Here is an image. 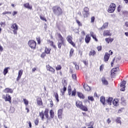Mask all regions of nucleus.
Segmentation results:
<instances>
[{
  "label": "nucleus",
  "mask_w": 128,
  "mask_h": 128,
  "mask_svg": "<svg viewBox=\"0 0 128 128\" xmlns=\"http://www.w3.org/2000/svg\"><path fill=\"white\" fill-rule=\"evenodd\" d=\"M46 54H47L44 52L41 54L40 57L42 58H44V57L46 56Z\"/></svg>",
  "instance_id": "obj_46"
},
{
  "label": "nucleus",
  "mask_w": 128,
  "mask_h": 128,
  "mask_svg": "<svg viewBox=\"0 0 128 128\" xmlns=\"http://www.w3.org/2000/svg\"><path fill=\"white\" fill-rule=\"evenodd\" d=\"M36 41H37L38 44H40V38H36Z\"/></svg>",
  "instance_id": "obj_56"
},
{
  "label": "nucleus",
  "mask_w": 128,
  "mask_h": 128,
  "mask_svg": "<svg viewBox=\"0 0 128 128\" xmlns=\"http://www.w3.org/2000/svg\"><path fill=\"white\" fill-rule=\"evenodd\" d=\"M73 64H74L76 70H80V66L76 64V62H74Z\"/></svg>",
  "instance_id": "obj_48"
},
{
  "label": "nucleus",
  "mask_w": 128,
  "mask_h": 128,
  "mask_svg": "<svg viewBox=\"0 0 128 128\" xmlns=\"http://www.w3.org/2000/svg\"><path fill=\"white\" fill-rule=\"evenodd\" d=\"M52 50V48H48V47H45L44 48V52L47 54H50V51Z\"/></svg>",
  "instance_id": "obj_24"
},
{
  "label": "nucleus",
  "mask_w": 128,
  "mask_h": 128,
  "mask_svg": "<svg viewBox=\"0 0 128 128\" xmlns=\"http://www.w3.org/2000/svg\"><path fill=\"white\" fill-rule=\"evenodd\" d=\"M23 102L26 106H28V100H26V98H24L23 99Z\"/></svg>",
  "instance_id": "obj_40"
},
{
  "label": "nucleus",
  "mask_w": 128,
  "mask_h": 128,
  "mask_svg": "<svg viewBox=\"0 0 128 128\" xmlns=\"http://www.w3.org/2000/svg\"><path fill=\"white\" fill-rule=\"evenodd\" d=\"M121 104H122L124 106H126V100L124 97L121 98Z\"/></svg>",
  "instance_id": "obj_23"
},
{
  "label": "nucleus",
  "mask_w": 128,
  "mask_h": 128,
  "mask_svg": "<svg viewBox=\"0 0 128 128\" xmlns=\"http://www.w3.org/2000/svg\"><path fill=\"white\" fill-rule=\"evenodd\" d=\"M23 72H24V70H19L18 72V76L16 79V82L20 81V80L22 78V76Z\"/></svg>",
  "instance_id": "obj_15"
},
{
  "label": "nucleus",
  "mask_w": 128,
  "mask_h": 128,
  "mask_svg": "<svg viewBox=\"0 0 128 128\" xmlns=\"http://www.w3.org/2000/svg\"><path fill=\"white\" fill-rule=\"evenodd\" d=\"M11 28L14 30L13 32L14 34H18V24L16 23L12 24Z\"/></svg>",
  "instance_id": "obj_9"
},
{
  "label": "nucleus",
  "mask_w": 128,
  "mask_h": 128,
  "mask_svg": "<svg viewBox=\"0 0 128 128\" xmlns=\"http://www.w3.org/2000/svg\"><path fill=\"white\" fill-rule=\"evenodd\" d=\"M50 108L54 106V102H52V100L50 101Z\"/></svg>",
  "instance_id": "obj_61"
},
{
  "label": "nucleus",
  "mask_w": 128,
  "mask_h": 128,
  "mask_svg": "<svg viewBox=\"0 0 128 128\" xmlns=\"http://www.w3.org/2000/svg\"><path fill=\"white\" fill-rule=\"evenodd\" d=\"M94 20H96V18L94 16L91 17V21L90 22L94 23Z\"/></svg>",
  "instance_id": "obj_53"
},
{
  "label": "nucleus",
  "mask_w": 128,
  "mask_h": 128,
  "mask_svg": "<svg viewBox=\"0 0 128 128\" xmlns=\"http://www.w3.org/2000/svg\"><path fill=\"white\" fill-rule=\"evenodd\" d=\"M54 96L57 102H60V100H58V92H54Z\"/></svg>",
  "instance_id": "obj_34"
},
{
  "label": "nucleus",
  "mask_w": 128,
  "mask_h": 128,
  "mask_svg": "<svg viewBox=\"0 0 128 128\" xmlns=\"http://www.w3.org/2000/svg\"><path fill=\"white\" fill-rule=\"evenodd\" d=\"M83 62L85 66H88V62L86 60H83Z\"/></svg>",
  "instance_id": "obj_59"
},
{
  "label": "nucleus",
  "mask_w": 128,
  "mask_h": 128,
  "mask_svg": "<svg viewBox=\"0 0 128 128\" xmlns=\"http://www.w3.org/2000/svg\"><path fill=\"white\" fill-rule=\"evenodd\" d=\"M8 68H5L4 70V76H6V74H8Z\"/></svg>",
  "instance_id": "obj_44"
},
{
  "label": "nucleus",
  "mask_w": 128,
  "mask_h": 128,
  "mask_svg": "<svg viewBox=\"0 0 128 128\" xmlns=\"http://www.w3.org/2000/svg\"><path fill=\"white\" fill-rule=\"evenodd\" d=\"M90 34H87L85 38V42L86 44H88L90 42Z\"/></svg>",
  "instance_id": "obj_22"
},
{
  "label": "nucleus",
  "mask_w": 128,
  "mask_h": 128,
  "mask_svg": "<svg viewBox=\"0 0 128 128\" xmlns=\"http://www.w3.org/2000/svg\"><path fill=\"white\" fill-rule=\"evenodd\" d=\"M39 116L42 120H44V116H46V118H47L48 120H50V116H48V108H46L44 112V110L40 112Z\"/></svg>",
  "instance_id": "obj_3"
},
{
  "label": "nucleus",
  "mask_w": 128,
  "mask_h": 128,
  "mask_svg": "<svg viewBox=\"0 0 128 128\" xmlns=\"http://www.w3.org/2000/svg\"><path fill=\"white\" fill-rule=\"evenodd\" d=\"M76 106L78 108H80L84 112H88V107L82 105V102L80 100H76Z\"/></svg>",
  "instance_id": "obj_4"
},
{
  "label": "nucleus",
  "mask_w": 128,
  "mask_h": 128,
  "mask_svg": "<svg viewBox=\"0 0 128 128\" xmlns=\"http://www.w3.org/2000/svg\"><path fill=\"white\" fill-rule=\"evenodd\" d=\"M46 70L53 74H56V70L52 67V66H50V64L46 65Z\"/></svg>",
  "instance_id": "obj_11"
},
{
  "label": "nucleus",
  "mask_w": 128,
  "mask_h": 128,
  "mask_svg": "<svg viewBox=\"0 0 128 128\" xmlns=\"http://www.w3.org/2000/svg\"><path fill=\"white\" fill-rule=\"evenodd\" d=\"M114 106H118V100L115 99L112 102Z\"/></svg>",
  "instance_id": "obj_30"
},
{
  "label": "nucleus",
  "mask_w": 128,
  "mask_h": 128,
  "mask_svg": "<svg viewBox=\"0 0 128 128\" xmlns=\"http://www.w3.org/2000/svg\"><path fill=\"white\" fill-rule=\"evenodd\" d=\"M126 82L124 80H123L121 82V84L120 85V88H126Z\"/></svg>",
  "instance_id": "obj_36"
},
{
  "label": "nucleus",
  "mask_w": 128,
  "mask_h": 128,
  "mask_svg": "<svg viewBox=\"0 0 128 128\" xmlns=\"http://www.w3.org/2000/svg\"><path fill=\"white\" fill-rule=\"evenodd\" d=\"M62 85L64 86H68V82H66V80H63Z\"/></svg>",
  "instance_id": "obj_51"
},
{
  "label": "nucleus",
  "mask_w": 128,
  "mask_h": 128,
  "mask_svg": "<svg viewBox=\"0 0 128 128\" xmlns=\"http://www.w3.org/2000/svg\"><path fill=\"white\" fill-rule=\"evenodd\" d=\"M57 36L58 38V48L60 49L62 48V46H66V42H64V38L62 37V34H60V32H57Z\"/></svg>",
  "instance_id": "obj_1"
},
{
  "label": "nucleus",
  "mask_w": 128,
  "mask_h": 128,
  "mask_svg": "<svg viewBox=\"0 0 128 128\" xmlns=\"http://www.w3.org/2000/svg\"><path fill=\"white\" fill-rule=\"evenodd\" d=\"M40 19L42 20H44V22H47L46 18L44 16H40Z\"/></svg>",
  "instance_id": "obj_50"
},
{
  "label": "nucleus",
  "mask_w": 128,
  "mask_h": 128,
  "mask_svg": "<svg viewBox=\"0 0 128 128\" xmlns=\"http://www.w3.org/2000/svg\"><path fill=\"white\" fill-rule=\"evenodd\" d=\"M100 72H102V70H104V64H102L100 66Z\"/></svg>",
  "instance_id": "obj_57"
},
{
  "label": "nucleus",
  "mask_w": 128,
  "mask_h": 128,
  "mask_svg": "<svg viewBox=\"0 0 128 128\" xmlns=\"http://www.w3.org/2000/svg\"><path fill=\"white\" fill-rule=\"evenodd\" d=\"M120 66L118 64H116V66H114L112 68V78H115L116 74H118V72H120V68H118Z\"/></svg>",
  "instance_id": "obj_5"
},
{
  "label": "nucleus",
  "mask_w": 128,
  "mask_h": 128,
  "mask_svg": "<svg viewBox=\"0 0 128 128\" xmlns=\"http://www.w3.org/2000/svg\"><path fill=\"white\" fill-rule=\"evenodd\" d=\"M90 36H92V38L93 40H94L95 42H98V38H96V36L94 34V32H90Z\"/></svg>",
  "instance_id": "obj_20"
},
{
  "label": "nucleus",
  "mask_w": 128,
  "mask_h": 128,
  "mask_svg": "<svg viewBox=\"0 0 128 128\" xmlns=\"http://www.w3.org/2000/svg\"><path fill=\"white\" fill-rule=\"evenodd\" d=\"M64 112V109H58V116L60 120L62 118V112Z\"/></svg>",
  "instance_id": "obj_14"
},
{
  "label": "nucleus",
  "mask_w": 128,
  "mask_h": 128,
  "mask_svg": "<svg viewBox=\"0 0 128 128\" xmlns=\"http://www.w3.org/2000/svg\"><path fill=\"white\" fill-rule=\"evenodd\" d=\"M4 92H6V94H12V92H14V91L12 90V88H6L4 90Z\"/></svg>",
  "instance_id": "obj_19"
},
{
  "label": "nucleus",
  "mask_w": 128,
  "mask_h": 128,
  "mask_svg": "<svg viewBox=\"0 0 128 128\" xmlns=\"http://www.w3.org/2000/svg\"><path fill=\"white\" fill-rule=\"evenodd\" d=\"M67 42H68V44H70L71 46H73V48H76V43L72 42V37L70 36H68L66 37Z\"/></svg>",
  "instance_id": "obj_10"
},
{
  "label": "nucleus",
  "mask_w": 128,
  "mask_h": 128,
  "mask_svg": "<svg viewBox=\"0 0 128 128\" xmlns=\"http://www.w3.org/2000/svg\"><path fill=\"white\" fill-rule=\"evenodd\" d=\"M76 22L78 24V26H82V22H80V20L76 19Z\"/></svg>",
  "instance_id": "obj_43"
},
{
  "label": "nucleus",
  "mask_w": 128,
  "mask_h": 128,
  "mask_svg": "<svg viewBox=\"0 0 128 128\" xmlns=\"http://www.w3.org/2000/svg\"><path fill=\"white\" fill-rule=\"evenodd\" d=\"M36 102L38 106H42V98L38 97L36 98Z\"/></svg>",
  "instance_id": "obj_18"
},
{
  "label": "nucleus",
  "mask_w": 128,
  "mask_h": 128,
  "mask_svg": "<svg viewBox=\"0 0 128 128\" xmlns=\"http://www.w3.org/2000/svg\"><path fill=\"white\" fill-rule=\"evenodd\" d=\"M94 122H89L88 124V128H94Z\"/></svg>",
  "instance_id": "obj_37"
},
{
  "label": "nucleus",
  "mask_w": 128,
  "mask_h": 128,
  "mask_svg": "<svg viewBox=\"0 0 128 128\" xmlns=\"http://www.w3.org/2000/svg\"><path fill=\"white\" fill-rule=\"evenodd\" d=\"M108 26V22H105L103 26H102L100 28V30H104V28H106L107 26Z\"/></svg>",
  "instance_id": "obj_35"
},
{
  "label": "nucleus",
  "mask_w": 128,
  "mask_h": 128,
  "mask_svg": "<svg viewBox=\"0 0 128 128\" xmlns=\"http://www.w3.org/2000/svg\"><path fill=\"white\" fill-rule=\"evenodd\" d=\"M72 78L73 80H76V74H72Z\"/></svg>",
  "instance_id": "obj_58"
},
{
  "label": "nucleus",
  "mask_w": 128,
  "mask_h": 128,
  "mask_svg": "<svg viewBox=\"0 0 128 128\" xmlns=\"http://www.w3.org/2000/svg\"><path fill=\"white\" fill-rule=\"evenodd\" d=\"M112 98L110 97L107 100V104H109V106H112Z\"/></svg>",
  "instance_id": "obj_32"
},
{
  "label": "nucleus",
  "mask_w": 128,
  "mask_h": 128,
  "mask_svg": "<svg viewBox=\"0 0 128 128\" xmlns=\"http://www.w3.org/2000/svg\"><path fill=\"white\" fill-rule=\"evenodd\" d=\"M102 46H98L97 47V50H98V52H100L102 50Z\"/></svg>",
  "instance_id": "obj_55"
},
{
  "label": "nucleus",
  "mask_w": 128,
  "mask_h": 128,
  "mask_svg": "<svg viewBox=\"0 0 128 128\" xmlns=\"http://www.w3.org/2000/svg\"><path fill=\"white\" fill-rule=\"evenodd\" d=\"M24 6L26 8H28V10H32V6L30 5V3H26L24 4Z\"/></svg>",
  "instance_id": "obj_21"
},
{
  "label": "nucleus",
  "mask_w": 128,
  "mask_h": 128,
  "mask_svg": "<svg viewBox=\"0 0 128 128\" xmlns=\"http://www.w3.org/2000/svg\"><path fill=\"white\" fill-rule=\"evenodd\" d=\"M116 122H118V124H122V120H120V118H118L116 120Z\"/></svg>",
  "instance_id": "obj_52"
},
{
  "label": "nucleus",
  "mask_w": 128,
  "mask_h": 128,
  "mask_svg": "<svg viewBox=\"0 0 128 128\" xmlns=\"http://www.w3.org/2000/svg\"><path fill=\"white\" fill-rule=\"evenodd\" d=\"M121 88H122L120 89V90L121 92H124V90H125L124 88H126V87H121Z\"/></svg>",
  "instance_id": "obj_62"
},
{
  "label": "nucleus",
  "mask_w": 128,
  "mask_h": 128,
  "mask_svg": "<svg viewBox=\"0 0 128 128\" xmlns=\"http://www.w3.org/2000/svg\"><path fill=\"white\" fill-rule=\"evenodd\" d=\"M120 56H116L115 58H114L112 62L113 66H116V64H118V62H120Z\"/></svg>",
  "instance_id": "obj_13"
},
{
  "label": "nucleus",
  "mask_w": 128,
  "mask_h": 128,
  "mask_svg": "<svg viewBox=\"0 0 128 128\" xmlns=\"http://www.w3.org/2000/svg\"><path fill=\"white\" fill-rule=\"evenodd\" d=\"M96 52L94 50H91L89 52V56H96Z\"/></svg>",
  "instance_id": "obj_27"
},
{
  "label": "nucleus",
  "mask_w": 128,
  "mask_h": 128,
  "mask_svg": "<svg viewBox=\"0 0 128 128\" xmlns=\"http://www.w3.org/2000/svg\"><path fill=\"white\" fill-rule=\"evenodd\" d=\"M56 70H62V66L60 64H58L56 68Z\"/></svg>",
  "instance_id": "obj_45"
},
{
  "label": "nucleus",
  "mask_w": 128,
  "mask_h": 128,
  "mask_svg": "<svg viewBox=\"0 0 128 128\" xmlns=\"http://www.w3.org/2000/svg\"><path fill=\"white\" fill-rule=\"evenodd\" d=\"M18 14V12L14 11V12L12 13V16H16V14Z\"/></svg>",
  "instance_id": "obj_64"
},
{
  "label": "nucleus",
  "mask_w": 128,
  "mask_h": 128,
  "mask_svg": "<svg viewBox=\"0 0 128 128\" xmlns=\"http://www.w3.org/2000/svg\"><path fill=\"white\" fill-rule=\"evenodd\" d=\"M78 98H82V100H84V96L83 94L78 92Z\"/></svg>",
  "instance_id": "obj_31"
},
{
  "label": "nucleus",
  "mask_w": 128,
  "mask_h": 128,
  "mask_svg": "<svg viewBox=\"0 0 128 128\" xmlns=\"http://www.w3.org/2000/svg\"><path fill=\"white\" fill-rule=\"evenodd\" d=\"M114 10H116V4H112V10L113 12H114Z\"/></svg>",
  "instance_id": "obj_60"
},
{
  "label": "nucleus",
  "mask_w": 128,
  "mask_h": 128,
  "mask_svg": "<svg viewBox=\"0 0 128 128\" xmlns=\"http://www.w3.org/2000/svg\"><path fill=\"white\" fill-rule=\"evenodd\" d=\"M102 84H106V85L108 84V80H106V78L102 77Z\"/></svg>",
  "instance_id": "obj_29"
},
{
  "label": "nucleus",
  "mask_w": 128,
  "mask_h": 128,
  "mask_svg": "<svg viewBox=\"0 0 128 128\" xmlns=\"http://www.w3.org/2000/svg\"><path fill=\"white\" fill-rule=\"evenodd\" d=\"M47 43L48 44H50V46H52V48H54L56 50V46L54 44V42L53 41L48 40H47Z\"/></svg>",
  "instance_id": "obj_16"
},
{
  "label": "nucleus",
  "mask_w": 128,
  "mask_h": 128,
  "mask_svg": "<svg viewBox=\"0 0 128 128\" xmlns=\"http://www.w3.org/2000/svg\"><path fill=\"white\" fill-rule=\"evenodd\" d=\"M28 46L32 50H36V42L34 40H30L28 42Z\"/></svg>",
  "instance_id": "obj_6"
},
{
  "label": "nucleus",
  "mask_w": 128,
  "mask_h": 128,
  "mask_svg": "<svg viewBox=\"0 0 128 128\" xmlns=\"http://www.w3.org/2000/svg\"><path fill=\"white\" fill-rule=\"evenodd\" d=\"M110 54L108 52H106L104 56V62H108V60H110Z\"/></svg>",
  "instance_id": "obj_17"
},
{
  "label": "nucleus",
  "mask_w": 128,
  "mask_h": 128,
  "mask_svg": "<svg viewBox=\"0 0 128 128\" xmlns=\"http://www.w3.org/2000/svg\"><path fill=\"white\" fill-rule=\"evenodd\" d=\"M82 14L84 18L90 16V9L88 7H84L82 12Z\"/></svg>",
  "instance_id": "obj_7"
},
{
  "label": "nucleus",
  "mask_w": 128,
  "mask_h": 128,
  "mask_svg": "<svg viewBox=\"0 0 128 128\" xmlns=\"http://www.w3.org/2000/svg\"><path fill=\"white\" fill-rule=\"evenodd\" d=\"M3 98H4L5 102H8L9 104H12V97L10 94L3 95Z\"/></svg>",
  "instance_id": "obj_12"
},
{
  "label": "nucleus",
  "mask_w": 128,
  "mask_h": 128,
  "mask_svg": "<svg viewBox=\"0 0 128 128\" xmlns=\"http://www.w3.org/2000/svg\"><path fill=\"white\" fill-rule=\"evenodd\" d=\"M104 36H112L110 32L108 30H105L104 32Z\"/></svg>",
  "instance_id": "obj_39"
},
{
  "label": "nucleus",
  "mask_w": 128,
  "mask_h": 128,
  "mask_svg": "<svg viewBox=\"0 0 128 128\" xmlns=\"http://www.w3.org/2000/svg\"><path fill=\"white\" fill-rule=\"evenodd\" d=\"M52 10L54 14H55V16H60L62 14V9L58 6H54L52 8Z\"/></svg>",
  "instance_id": "obj_2"
},
{
  "label": "nucleus",
  "mask_w": 128,
  "mask_h": 128,
  "mask_svg": "<svg viewBox=\"0 0 128 128\" xmlns=\"http://www.w3.org/2000/svg\"><path fill=\"white\" fill-rule=\"evenodd\" d=\"M106 40L108 44H110V42L112 44V40L110 38H106Z\"/></svg>",
  "instance_id": "obj_42"
},
{
  "label": "nucleus",
  "mask_w": 128,
  "mask_h": 128,
  "mask_svg": "<svg viewBox=\"0 0 128 128\" xmlns=\"http://www.w3.org/2000/svg\"><path fill=\"white\" fill-rule=\"evenodd\" d=\"M38 118H36V120L34 121L36 126H38Z\"/></svg>",
  "instance_id": "obj_49"
},
{
  "label": "nucleus",
  "mask_w": 128,
  "mask_h": 128,
  "mask_svg": "<svg viewBox=\"0 0 128 128\" xmlns=\"http://www.w3.org/2000/svg\"><path fill=\"white\" fill-rule=\"evenodd\" d=\"M74 48H72L70 50V58H72V56L74 54Z\"/></svg>",
  "instance_id": "obj_38"
},
{
  "label": "nucleus",
  "mask_w": 128,
  "mask_h": 128,
  "mask_svg": "<svg viewBox=\"0 0 128 128\" xmlns=\"http://www.w3.org/2000/svg\"><path fill=\"white\" fill-rule=\"evenodd\" d=\"M0 26H6V22H0Z\"/></svg>",
  "instance_id": "obj_63"
},
{
  "label": "nucleus",
  "mask_w": 128,
  "mask_h": 128,
  "mask_svg": "<svg viewBox=\"0 0 128 128\" xmlns=\"http://www.w3.org/2000/svg\"><path fill=\"white\" fill-rule=\"evenodd\" d=\"M88 100H91V102H94V96H88Z\"/></svg>",
  "instance_id": "obj_47"
},
{
  "label": "nucleus",
  "mask_w": 128,
  "mask_h": 128,
  "mask_svg": "<svg viewBox=\"0 0 128 128\" xmlns=\"http://www.w3.org/2000/svg\"><path fill=\"white\" fill-rule=\"evenodd\" d=\"M84 88L86 92H90V87L86 84L84 85Z\"/></svg>",
  "instance_id": "obj_25"
},
{
  "label": "nucleus",
  "mask_w": 128,
  "mask_h": 128,
  "mask_svg": "<svg viewBox=\"0 0 128 128\" xmlns=\"http://www.w3.org/2000/svg\"><path fill=\"white\" fill-rule=\"evenodd\" d=\"M50 118H54V110H50Z\"/></svg>",
  "instance_id": "obj_28"
},
{
  "label": "nucleus",
  "mask_w": 128,
  "mask_h": 128,
  "mask_svg": "<svg viewBox=\"0 0 128 128\" xmlns=\"http://www.w3.org/2000/svg\"><path fill=\"white\" fill-rule=\"evenodd\" d=\"M60 92H61L62 96H64V92H66V86H64L63 89H62Z\"/></svg>",
  "instance_id": "obj_33"
},
{
  "label": "nucleus",
  "mask_w": 128,
  "mask_h": 128,
  "mask_svg": "<svg viewBox=\"0 0 128 128\" xmlns=\"http://www.w3.org/2000/svg\"><path fill=\"white\" fill-rule=\"evenodd\" d=\"M68 90L69 96H76V89L73 90L72 92V86H68Z\"/></svg>",
  "instance_id": "obj_8"
},
{
  "label": "nucleus",
  "mask_w": 128,
  "mask_h": 128,
  "mask_svg": "<svg viewBox=\"0 0 128 128\" xmlns=\"http://www.w3.org/2000/svg\"><path fill=\"white\" fill-rule=\"evenodd\" d=\"M12 14V12H4L2 14L3 15H5V14Z\"/></svg>",
  "instance_id": "obj_54"
},
{
  "label": "nucleus",
  "mask_w": 128,
  "mask_h": 128,
  "mask_svg": "<svg viewBox=\"0 0 128 128\" xmlns=\"http://www.w3.org/2000/svg\"><path fill=\"white\" fill-rule=\"evenodd\" d=\"M108 12H110V14H112V4L110 5V8L108 10Z\"/></svg>",
  "instance_id": "obj_41"
},
{
  "label": "nucleus",
  "mask_w": 128,
  "mask_h": 128,
  "mask_svg": "<svg viewBox=\"0 0 128 128\" xmlns=\"http://www.w3.org/2000/svg\"><path fill=\"white\" fill-rule=\"evenodd\" d=\"M100 102L104 104V106H105L106 104V98L104 96H102L100 98Z\"/></svg>",
  "instance_id": "obj_26"
}]
</instances>
